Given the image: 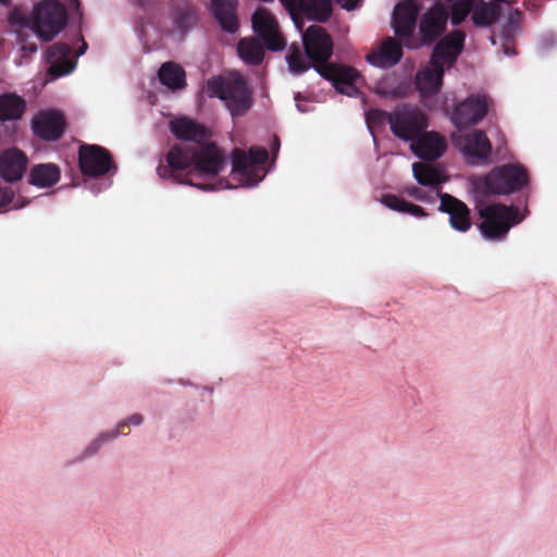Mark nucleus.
<instances>
[{"mask_svg":"<svg viewBox=\"0 0 557 557\" xmlns=\"http://www.w3.org/2000/svg\"><path fill=\"white\" fill-rule=\"evenodd\" d=\"M333 53V39L324 27L311 25L302 34V47L292 44L286 54L289 71L302 74L312 65L325 79L332 82L339 94L355 97L359 94L356 86L359 72L346 65L330 63Z\"/></svg>","mask_w":557,"mask_h":557,"instance_id":"obj_1","label":"nucleus"},{"mask_svg":"<svg viewBox=\"0 0 557 557\" xmlns=\"http://www.w3.org/2000/svg\"><path fill=\"white\" fill-rule=\"evenodd\" d=\"M226 165L222 149L214 143L205 141L200 146L188 143L173 145L157 168L158 175L163 180H172L180 184H189L202 190L213 189L212 186L196 184L190 176L215 177Z\"/></svg>","mask_w":557,"mask_h":557,"instance_id":"obj_2","label":"nucleus"},{"mask_svg":"<svg viewBox=\"0 0 557 557\" xmlns=\"http://www.w3.org/2000/svg\"><path fill=\"white\" fill-rule=\"evenodd\" d=\"M207 94L225 101L233 117L243 116L253 103L252 91L242 75L214 76L207 82Z\"/></svg>","mask_w":557,"mask_h":557,"instance_id":"obj_3","label":"nucleus"},{"mask_svg":"<svg viewBox=\"0 0 557 557\" xmlns=\"http://www.w3.org/2000/svg\"><path fill=\"white\" fill-rule=\"evenodd\" d=\"M478 214L481 219L478 227L488 240H503L523 220L517 207L496 202L479 207Z\"/></svg>","mask_w":557,"mask_h":557,"instance_id":"obj_4","label":"nucleus"},{"mask_svg":"<svg viewBox=\"0 0 557 557\" xmlns=\"http://www.w3.org/2000/svg\"><path fill=\"white\" fill-rule=\"evenodd\" d=\"M67 11L58 0H41L32 12V29L44 41L52 40L66 25Z\"/></svg>","mask_w":557,"mask_h":557,"instance_id":"obj_5","label":"nucleus"},{"mask_svg":"<svg viewBox=\"0 0 557 557\" xmlns=\"http://www.w3.org/2000/svg\"><path fill=\"white\" fill-rule=\"evenodd\" d=\"M268 151L262 147H252L249 152L235 148L232 152V174L244 186H253L261 181L260 165L268 160Z\"/></svg>","mask_w":557,"mask_h":557,"instance_id":"obj_6","label":"nucleus"},{"mask_svg":"<svg viewBox=\"0 0 557 557\" xmlns=\"http://www.w3.org/2000/svg\"><path fill=\"white\" fill-rule=\"evenodd\" d=\"M529 184V174L520 164L508 163L493 169L485 177L486 190L495 195H509Z\"/></svg>","mask_w":557,"mask_h":557,"instance_id":"obj_7","label":"nucleus"},{"mask_svg":"<svg viewBox=\"0 0 557 557\" xmlns=\"http://www.w3.org/2000/svg\"><path fill=\"white\" fill-rule=\"evenodd\" d=\"M392 133L404 141H412L429 126L428 115L419 108L403 104L393 111Z\"/></svg>","mask_w":557,"mask_h":557,"instance_id":"obj_8","label":"nucleus"},{"mask_svg":"<svg viewBox=\"0 0 557 557\" xmlns=\"http://www.w3.org/2000/svg\"><path fill=\"white\" fill-rule=\"evenodd\" d=\"M419 10V3L416 0H404L397 3L394 9L393 24L395 34L409 48L419 47L413 36Z\"/></svg>","mask_w":557,"mask_h":557,"instance_id":"obj_9","label":"nucleus"},{"mask_svg":"<svg viewBox=\"0 0 557 557\" xmlns=\"http://www.w3.org/2000/svg\"><path fill=\"white\" fill-rule=\"evenodd\" d=\"M253 32L271 51H281L285 47V40L278 30L275 16L267 9L259 8L251 16Z\"/></svg>","mask_w":557,"mask_h":557,"instance_id":"obj_10","label":"nucleus"},{"mask_svg":"<svg viewBox=\"0 0 557 557\" xmlns=\"http://www.w3.org/2000/svg\"><path fill=\"white\" fill-rule=\"evenodd\" d=\"M78 163L84 175L100 177L110 171L112 157L103 147L85 144L79 147Z\"/></svg>","mask_w":557,"mask_h":557,"instance_id":"obj_11","label":"nucleus"},{"mask_svg":"<svg viewBox=\"0 0 557 557\" xmlns=\"http://www.w3.org/2000/svg\"><path fill=\"white\" fill-rule=\"evenodd\" d=\"M487 111V98L484 95H471L455 107L451 122L461 129L478 124L486 116Z\"/></svg>","mask_w":557,"mask_h":557,"instance_id":"obj_12","label":"nucleus"},{"mask_svg":"<svg viewBox=\"0 0 557 557\" xmlns=\"http://www.w3.org/2000/svg\"><path fill=\"white\" fill-rule=\"evenodd\" d=\"M283 7L295 18L302 15L319 23L329 21L333 13L332 0H280Z\"/></svg>","mask_w":557,"mask_h":557,"instance_id":"obj_13","label":"nucleus"},{"mask_svg":"<svg viewBox=\"0 0 557 557\" xmlns=\"http://www.w3.org/2000/svg\"><path fill=\"white\" fill-rule=\"evenodd\" d=\"M466 35L462 30L456 29L444 36L435 45L431 54V64H443L451 67L461 54L465 46Z\"/></svg>","mask_w":557,"mask_h":557,"instance_id":"obj_14","label":"nucleus"},{"mask_svg":"<svg viewBox=\"0 0 557 557\" xmlns=\"http://www.w3.org/2000/svg\"><path fill=\"white\" fill-rule=\"evenodd\" d=\"M448 14L442 3L436 2L421 18L419 25L420 44L429 45L435 41L445 30Z\"/></svg>","mask_w":557,"mask_h":557,"instance_id":"obj_15","label":"nucleus"},{"mask_svg":"<svg viewBox=\"0 0 557 557\" xmlns=\"http://www.w3.org/2000/svg\"><path fill=\"white\" fill-rule=\"evenodd\" d=\"M65 119L58 111L41 112L32 123L35 135L48 141L60 139L65 132Z\"/></svg>","mask_w":557,"mask_h":557,"instance_id":"obj_16","label":"nucleus"},{"mask_svg":"<svg viewBox=\"0 0 557 557\" xmlns=\"http://www.w3.org/2000/svg\"><path fill=\"white\" fill-rule=\"evenodd\" d=\"M447 147L446 139L435 132L423 131L411 141L410 148L422 160L435 161L443 156Z\"/></svg>","mask_w":557,"mask_h":557,"instance_id":"obj_17","label":"nucleus"},{"mask_svg":"<svg viewBox=\"0 0 557 557\" xmlns=\"http://www.w3.org/2000/svg\"><path fill=\"white\" fill-rule=\"evenodd\" d=\"M72 48L65 42H55L46 51V60L49 64L47 74L52 78H59L71 73L75 67V61L70 59Z\"/></svg>","mask_w":557,"mask_h":557,"instance_id":"obj_18","label":"nucleus"},{"mask_svg":"<svg viewBox=\"0 0 557 557\" xmlns=\"http://www.w3.org/2000/svg\"><path fill=\"white\" fill-rule=\"evenodd\" d=\"M441 205L440 211L449 214L450 226L459 232H467L471 227L470 209L458 198L449 194L437 193Z\"/></svg>","mask_w":557,"mask_h":557,"instance_id":"obj_19","label":"nucleus"},{"mask_svg":"<svg viewBox=\"0 0 557 557\" xmlns=\"http://www.w3.org/2000/svg\"><path fill=\"white\" fill-rule=\"evenodd\" d=\"M403 58L401 44L393 37L382 41L376 50L367 54V61L376 67L387 69L396 65Z\"/></svg>","mask_w":557,"mask_h":557,"instance_id":"obj_20","label":"nucleus"},{"mask_svg":"<svg viewBox=\"0 0 557 557\" xmlns=\"http://www.w3.org/2000/svg\"><path fill=\"white\" fill-rule=\"evenodd\" d=\"M28 164L27 156L18 149H9L0 154V175L9 183L20 181Z\"/></svg>","mask_w":557,"mask_h":557,"instance_id":"obj_21","label":"nucleus"},{"mask_svg":"<svg viewBox=\"0 0 557 557\" xmlns=\"http://www.w3.org/2000/svg\"><path fill=\"white\" fill-rule=\"evenodd\" d=\"M170 126L176 138L188 144L194 143L196 146H200L210 137V132L203 125L188 117L176 119Z\"/></svg>","mask_w":557,"mask_h":557,"instance_id":"obj_22","label":"nucleus"},{"mask_svg":"<svg viewBox=\"0 0 557 557\" xmlns=\"http://www.w3.org/2000/svg\"><path fill=\"white\" fill-rule=\"evenodd\" d=\"M462 152L476 160H485L492 151V145L486 134L481 129L466 133L457 139Z\"/></svg>","mask_w":557,"mask_h":557,"instance_id":"obj_23","label":"nucleus"},{"mask_svg":"<svg viewBox=\"0 0 557 557\" xmlns=\"http://www.w3.org/2000/svg\"><path fill=\"white\" fill-rule=\"evenodd\" d=\"M443 64H429L416 75V87L423 97L437 94L443 85Z\"/></svg>","mask_w":557,"mask_h":557,"instance_id":"obj_24","label":"nucleus"},{"mask_svg":"<svg viewBox=\"0 0 557 557\" xmlns=\"http://www.w3.org/2000/svg\"><path fill=\"white\" fill-rule=\"evenodd\" d=\"M171 20L174 25L173 33L180 35L183 39L199 21V13L195 5L189 2H180L172 9Z\"/></svg>","mask_w":557,"mask_h":557,"instance_id":"obj_25","label":"nucleus"},{"mask_svg":"<svg viewBox=\"0 0 557 557\" xmlns=\"http://www.w3.org/2000/svg\"><path fill=\"white\" fill-rule=\"evenodd\" d=\"M237 0H212L211 11L221 28L227 33H235L238 29L236 15Z\"/></svg>","mask_w":557,"mask_h":557,"instance_id":"obj_26","label":"nucleus"},{"mask_svg":"<svg viewBox=\"0 0 557 557\" xmlns=\"http://www.w3.org/2000/svg\"><path fill=\"white\" fill-rule=\"evenodd\" d=\"M61 178V170L54 163L35 164L29 172L28 183L40 188H50Z\"/></svg>","mask_w":557,"mask_h":557,"instance_id":"obj_27","label":"nucleus"},{"mask_svg":"<svg viewBox=\"0 0 557 557\" xmlns=\"http://www.w3.org/2000/svg\"><path fill=\"white\" fill-rule=\"evenodd\" d=\"M26 107L25 99L14 92L0 95V122L22 119Z\"/></svg>","mask_w":557,"mask_h":557,"instance_id":"obj_28","label":"nucleus"},{"mask_svg":"<svg viewBox=\"0 0 557 557\" xmlns=\"http://www.w3.org/2000/svg\"><path fill=\"white\" fill-rule=\"evenodd\" d=\"M410 85L395 74L382 77L375 87V94L385 98L398 99L409 94Z\"/></svg>","mask_w":557,"mask_h":557,"instance_id":"obj_29","label":"nucleus"},{"mask_svg":"<svg viewBox=\"0 0 557 557\" xmlns=\"http://www.w3.org/2000/svg\"><path fill=\"white\" fill-rule=\"evenodd\" d=\"M159 81L170 89H181L186 86V75L184 69L174 63L165 62L158 72Z\"/></svg>","mask_w":557,"mask_h":557,"instance_id":"obj_30","label":"nucleus"},{"mask_svg":"<svg viewBox=\"0 0 557 557\" xmlns=\"http://www.w3.org/2000/svg\"><path fill=\"white\" fill-rule=\"evenodd\" d=\"M503 0H493L492 2L481 1L473 10L472 21L476 26H490L494 24L502 15L500 7Z\"/></svg>","mask_w":557,"mask_h":557,"instance_id":"obj_31","label":"nucleus"},{"mask_svg":"<svg viewBox=\"0 0 557 557\" xmlns=\"http://www.w3.org/2000/svg\"><path fill=\"white\" fill-rule=\"evenodd\" d=\"M239 57L250 65H259L264 59L262 44L253 37L243 38L237 45Z\"/></svg>","mask_w":557,"mask_h":557,"instance_id":"obj_32","label":"nucleus"},{"mask_svg":"<svg viewBox=\"0 0 557 557\" xmlns=\"http://www.w3.org/2000/svg\"><path fill=\"white\" fill-rule=\"evenodd\" d=\"M381 201L388 209L400 213H408L416 218H423L428 215L422 207L408 202L405 199L393 194L384 195Z\"/></svg>","mask_w":557,"mask_h":557,"instance_id":"obj_33","label":"nucleus"},{"mask_svg":"<svg viewBox=\"0 0 557 557\" xmlns=\"http://www.w3.org/2000/svg\"><path fill=\"white\" fill-rule=\"evenodd\" d=\"M413 176L420 185L438 187L442 183L441 173L433 165L417 162L412 165Z\"/></svg>","mask_w":557,"mask_h":557,"instance_id":"obj_34","label":"nucleus"},{"mask_svg":"<svg viewBox=\"0 0 557 557\" xmlns=\"http://www.w3.org/2000/svg\"><path fill=\"white\" fill-rule=\"evenodd\" d=\"M393 119V112H387L382 109H370L366 113V122L369 128L373 126L381 127L385 124H388L392 128Z\"/></svg>","mask_w":557,"mask_h":557,"instance_id":"obj_35","label":"nucleus"},{"mask_svg":"<svg viewBox=\"0 0 557 557\" xmlns=\"http://www.w3.org/2000/svg\"><path fill=\"white\" fill-rule=\"evenodd\" d=\"M143 416L140 413H134L132 414L127 421L125 422H122L117 425V429L114 433H111V434H103L101 435L97 442H102V441H106V440H109V438H112V437H115L116 434L121 433V434H124V430L126 428L129 426V424H133V425H139L143 423Z\"/></svg>","mask_w":557,"mask_h":557,"instance_id":"obj_36","label":"nucleus"},{"mask_svg":"<svg viewBox=\"0 0 557 557\" xmlns=\"http://www.w3.org/2000/svg\"><path fill=\"white\" fill-rule=\"evenodd\" d=\"M405 191L407 193L408 196H410L419 201H432L433 200L432 197H429L426 191H424L423 189H421L417 186L407 187Z\"/></svg>","mask_w":557,"mask_h":557,"instance_id":"obj_37","label":"nucleus"},{"mask_svg":"<svg viewBox=\"0 0 557 557\" xmlns=\"http://www.w3.org/2000/svg\"><path fill=\"white\" fill-rule=\"evenodd\" d=\"M469 11H470L469 5L465 9H462L461 11H459L458 8H455L454 14H453V24H459L467 16Z\"/></svg>","mask_w":557,"mask_h":557,"instance_id":"obj_38","label":"nucleus"},{"mask_svg":"<svg viewBox=\"0 0 557 557\" xmlns=\"http://www.w3.org/2000/svg\"><path fill=\"white\" fill-rule=\"evenodd\" d=\"M520 18H521V12L517 9H515V10L510 9L509 16H508L509 25L510 26L518 25Z\"/></svg>","mask_w":557,"mask_h":557,"instance_id":"obj_39","label":"nucleus"},{"mask_svg":"<svg viewBox=\"0 0 557 557\" xmlns=\"http://www.w3.org/2000/svg\"><path fill=\"white\" fill-rule=\"evenodd\" d=\"M134 4L140 7L141 9H149L156 3H158L159 0H129Z\"/></svg>","mask_w":557,"mask_h":557,"instance_id":"obj_40","label":"nucleus"},{"mask_svg":"<svg viewBox=\"0 0 557 557\" xmlns=\"http://www.w3.org/2000/svg\"><path fill=\"white\" fill-rule=\"evenodd\" d=\"M336 2L346 10H354L357 7L358 0H336Z\"/></svg>","mask_w":557,"mask_h":557,"instance_id":"obj_41","label":"nucleus"},{"mask_svg":"<svg viewBox=\"0 0 557 557\" xmlns=\"http://www.w3.org/2000/svg\"><path fill=\"white\" fill-rule=\"evenodd\" d=\"M67 1H69V7L71 10H74V11L79 10V7H81L79 0H67Z\"/></svg>","mask_w":557,"mask_h":557,"instance_id":"obj_42","label":"nucleus"},{"mask_svg":"<svg viewBox=\"0 0 557 557\" xmlns=\"http://www.w3.org/2000/svg\"><path fill=\"white\" fill-rule=\"evenodd\" d=\"M24 50H28L29 52L34 53L37 51V46L36 45H30L28 47H24L23 48Z\"/></svg>","mask_w":557,"mask_h":557,"instance_id":"obj_43","label":"nucleus"},{"mask_svg":"<svg viewBox=\"0 0 557 557\" xmlns=\"http://www.w3.org/2000/svg\"><path fill=\"white\" fill-rule=\"evenodd\" d=\"M86 48H87V44L85 41H83V46H82V48L78 51V55L84 54Z\"/></svg>","mask_w":557,"mask_h":557,"instance_id":"obj_44","label":"nucleus"},{"mask_svg":"<svg viewBox=\"0 0 557 557\" xmlns=\"http://www.w3.org/2000/svg\"><path fill=\"white\" fill-rule=\"evenodd\" d=\"M297 108L300 112H307L308 110L305 108V104L297 103Z\"/></svg>","mask_w":557,"mask_h":557,"instance_id":"obj_45","label":"nucleus"},{"mask_svg":"<svg viewBox=\"0 0 557 557\" xmlns=\"http://www.w3.org/2000/svg\"><path fill=\"white\" fill-rule=\"evenodd\" d=\"M297 108L300 112H307L308 110L305 108V104L297 103Z\"/></svg>","mask_w":557,"mask_h":557,"instance_id":"obj_46","label":"nucleus"},{"mask_svg":"<svg viewBox=\"0 0 557 557\" xmlns=\"http://www.w3.org/2000/svg\"><path fill=\"white\" fill-rule=\"evenodd\" d=\"M25 205H26V202H24V201H23V202H21V203L16 202V203L14 205V209L23 208Z\"/></svg>","mask_w":557,"mask_h":557,"instance_id":"obj_47","label":"nucleus"},{"mask_svg":"<svg viewBox=\"0 0 557 557\" xmlns=\"http://www.w3.org/2000/svg\"><path fill=\"white\" fill-rule=\"evenodd\" d=\"M505 53H506V54H516V51H515L513 49H509V48H507V49L505 50Z\"/></svg>","mask_w":557,"mask_h":557,"instance_id":"obj_48","label":"nucleus"},{"mask_svg":"<svg viewBox=\"0 0 557 557\" xmlns=\"http://www.w3.org/2000/svg\"><path fill=\"white\" fill-rule=\"evenodd\" d=\"M0 4L9 5L10 4V0H0Z\"/></svg>","mask_w":557,"mask_h":557,"instance_id":"obj_49","label":"nucleus"}]
</instances>
